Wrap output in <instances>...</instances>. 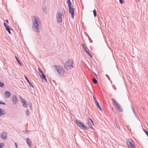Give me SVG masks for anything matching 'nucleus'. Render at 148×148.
Instances as JSON below:
<instances>
[{
    "label": "nucleus",
    "instance_id": "obj_8",
    "mask_svg": "<svg viewBox=\"0 0 148 148\" xmlns=\"http://www.w3.org/2000/svg\"><path fill=\"white\" fill-rule=\"evenodd\" d=\"M69 13L71 14V17L72 18H74L75 16L74 8H73V6L69 7Z\"/></svg>",
    "mask_w": 148,
    "mask_h": 148
},
{
    "label": "nucleus",
    "instance_id": "obj_24",
    "mask_svg": "<svg viewBox=\"0 0 148 148\" xmlns=\"http://www.w3.org/2000/svg\"><path fill=\"white\" fill-rule=\"evenodd\" d=\"M19 98L21 99V101L22 103L23 102H24L25 101H26V100L25 99H24L22 97H21V96H19Z\"/></svg>",
    "mask_w": 148,
    "mask_h": 148
},
{
    "label": "nucleus",
    "instance_id": "obj_18",
    "mask_svg": "<svg viewBox=\"0 0 148 148\" xmlns=\"http://www.w3.org/2000/svg\"><path fill=\"white\" fill-rule=\"evenodd\" d=\"M82 46L84 50L85 51H86V52L87 53H89V51H88L86 49V48L85 47V46H86L83 43L82 44Z\"/></svg>",
    "mask_w": 148,
    "mask_h": 148
},
{
    "label": "nucleus",
    "instance_id": "obj_17",
    "mask_svg": "<svg viewBox=\"0 0 148 148\" xmlns=\"http://www.w3.org/2000/svg\"><path fill=\"white\" fill-rule=\"evenodd\" d=\"M116 107L119 111L120 112H123V110L122 108L120 106V104H119L118 106H116Z\"/></svg>",
    "mask_w": 148,
    "mask_h": 148
},
{
    "label": "nucleus",
    "instance_id": "obj_10",
    "mask_svg": "<svg viewBox=\"0 0 148 148\" xmlns=\"http://www.w3.org/2000/svg\"><path fill=\"white\" fill-rule=\"evenodd\" d=\"M13 103L14 105L16 104L18 102V99L15 95H14L12 99Z\"/></svg>",
    "mask_w": 148,
    "mask_h": 148
},
{
    "label": "nucleus",
    "instance_id": "obj_38",
    "mask_svg": "<svg viewBox=\"0 0 148 148\" xmlns=\"http://www.w3.org/2000/svg\"><path fill=\"white\" fill-rule=\"evenodd\" d=\"M10 29H8V30H7V31L8 32L9 34H11V32H10Z\"/></svg>",
    "mask_w": 148,
    "mask_h": 148
},
{
    "label": "nucleus",
    "instance_id": "obj_45",
    "mask_svg": "<svg viewBox=\"0 0 148 148\" xmlns=\"http://www.w3.org/2000/svg\"><path fill=\"white\" fill-rule=\"evenodd\" d=\"M106 76L107 77H108L109 78V79H110V78L109 77V76L107 74L106 75Z\"/></svg>",
    "mask_w": 148,
    "mask_h": 148
},
{
    "label": "nucleus",
    "instance_id": "obj_51",
    "mask_svg": "<svg viewBox=\"0 0 148 148\" xmlns=\"http://www.w3.org/2000/svg\"><path fill=\"white\" fill-rule=\"evenodd\" d=\"M72 1H73V0H72Z\"/></svg>",
    "mask_w": 148,
    "mask_h": 148
},
{
    "label": "nucleus",
    "instance_id": "obj_26",
    "mask_svg": "<svg viewBox=\"0 0 148 148\" xmlns=\"http://www.w3.org/2000/svg\"><path fill=\"white\" fill-rule=\"evenodd\" d=\"M92 82H93L94 83V84H96L97 83V80H96V79L95 78H93V79H92Z\"/></svg>",
    "mask_w": 148,
    "mask_h": 148
},
{
    "label": "nucleus",
    "instance_id": "obj_41",
    "mask_svg": "<svg viewBox=\"0 0 148 148\" xmlns=\"http://www.w3.org/2000/svg\"><path fill=\"white\" fill-rule=\"evenodd\" d=\"M15 145L16 147V148H17L18 146H17V144L16 143H15Z\"/></svg>",
    "mask_w": 148,
    "mask_h": 148
},
{
    "label": "nucleus",
    "instance_id": "obj_15",
    "mask_svg": "<svg viewBox=\"0 0 148 148\" xmlns=\"http://www.w3.org/2000/svg\"><path fill=\"white\" fill-rule=\"evenodd\" d=\"M3 23L4 26L6 28V29L7 30L11 28V27H10L9 25H7L5 22H4Z\"/></svg>",
    "mask_w": 148,
    "mask_h": 148
},
{
    "label": "nucleus",
    "instance_id": "obj_19",
    "mask_svg": "<svg viewBox=\"0 0 148 148\" xmlns=\"http://www.w3.org/2000/svg\"><path fill=\"white\" fill-rule=\"evenodd\" d=\"M23 107L25 108H27L28 107V103H27L26 101H25L24 102H23Z\"/></svg>",
    "mask_w": 148,
    "mask_h": 148
},
{
    "label": "nucleus",
    "instance_id": "obj_9",
    "mask_svg": "<svg viewBox=\"0 0 148 148\" xmlns=\"http://www.w3.org/2000/svg\"><path fill=\"white\" fill-rule=\"evenodd\" d=\"M88 124L89 127L91 128L92 129H93V127L92 126V125H94V123L91 119L90 118H89L88 119Z\"/></svg>",
    "mask_w": 148,
    "mask_h": 148
},
{
    "label": "nucleus",
    "instance_id": "obj_49",
    "mask_svg": "<svg viewBox=\"0 0 148 148\" xmlns=\"http://www.w3.org/2000/svg\"><path fill=\"white\" fill-rule=\"evenodd\" d=\"M115 124H116V125H118V124H117V122H115Z\"/></svg>",
    "mask_w": 148,
    "mask_h": 148
},
{
    "label": "nucleus",
    "instance_id": "obj_40",
    "mask_svg": "<svg viewBox=\"0 0 148 148\" xmlns=\"http://www.w3.org/2000/svg\"><path fill=\"white\" fill-rule=\"evenodd\" d=\"M145 133L147 135V136L148 137V131H146Z\"/></svg>",
    "mask_w": 148,
    "mask_h": 148
},
{
    "label": "nucleus",
    "instance_id": "obj_44",
    "mask_svg": "<svg viewBox=\"0 0 148 148\" xmlns=\"http://www.w3.org/2000/svg\"><path fill=\"white\" fill-rule=\"evenodd\" d=\"M5 22L7 23H8V20L6 19L5 20Z\"/></svg>",
    "mask_w": 148,
    "mask_h": 148
},
{
    "label": "nucleus",
    "instance_id": "obj_33",
    "mask_svg": "<svg viewBox=\"0 0 148 148\" xmlns=\"http://www.w3.org/2000/svg\"><path fill=\"white\" fill-rule=\"evenodd\" d=\"M119 0L120 3L122 4L124 2L123 0Z\"/></svg>",
    "mask_w": 148,
    "mask_h": 148
},
{
    "label": "nucleus",
    "instance_id": "obj_22",
    "mask_svg": "<svg viewBox=\"0 0 148 148\" xmlns=\"http://www.w3.org/2000/svg\"><path fill=\"white\" fill-rule=\"evenodd\" d=\"M42 10L43 11L45 12H46V5L45 4H43V5H42Z\"/></svg>",
    "mask_w": 148,
    "mask_h": 148
},
{
    "label": "nucleus",
    "instance_id": "obj_4",
    "mask_svg": "<svg viewBox=\"0 0 148 148\" xmlns=\"http://www.w3.org/2000/svg\"><path fill=\"white\" fill-rule=\"evenodd\" d=\"M56 69L57 71L60 76H63L64 74V70L62 67H60L57 65L55 66Z\"/></svg>",
    "mask_w": 148,
    "mask_h": 148
},
{
    "label": "nucleus",
    "instance_id": "obj_2",
    "mask_svg": "<svg viewBox=\"0 0 148 148\" xmlns=\"http://www.w3.org/2000/svg\"><path fill=\"white\" fill-rule=\"evenodd\" d=\"M73 61L69 59L65 62L64 65V66L66 69L68 70L71 68L73 67Z\"/></svg>",
    "mask_w": 148,
    "mask_h": 148
},
{
    "label": "nucleus",
    "instance_id": "obj_30",
    "mask_svg": "<svg viewBox=\"0 0 148 148\" xmlns=\"http://www.w3.org/2000/svg\"><path fill=\"white\" fill-rule=\"evenodd\" d=\"M4 84L1 82H0V87L2 88L4 86Z\"/></svg>",
    "mask_w": 148,
    "mask_h": 148
},
{
    "label": "nucleus",
    "instance_id": "obj_3",
    "mask_svg": "<svg viewBox=\"0 0 148 148\" xmlns=\"http://www.w3.org/2000/svg\"><path fill=\"white\" fill-rule=\"evenodd\" d=\"M75 122L77 125L80 127L82 128L84 130H87L88 129V127L85 126L80 120L78 119H76Z\"/></svg>",
    "mask_w": 148,
    "mask_h": 148
},
{
    "label": "nucleus",
    "instance_id": "obj_50",
    "mask_svg": "<svg viewBox=\"0 0 148 148\" xmlns=\"http://www.w3.org/2000/svg\"><path fill=\"white\" fill-rule=\"evenodd\" d=\"M136 1H139V0H136Z\"/></svg>",
    "mask_w": 148,
    "mask_h": 148
},
{
    "label": "nucleus",
    "instance_id": "obj_47",
    "mask_svg": "<svg viewBox=\"0 0 148 148\" xmlns=\"http://www.w3.org/2000/svg\"><path fill=\"white\" fill-rule=\"evenodd\" d=\"M143 130L144 131V132H145V131H147V130H145L144 129H143Z\"/></svg>",
    "mask_w": 148,
    "mask_h": 148
},
{
    "label": "nucleus",
    "instance_id": "obj_16",
    "mask_svg": "<svg viewBox=\"0 0 148 148\" xmlns=\"http://www.w3.org/2000/svg\"><path fill=\"white\" fill-rule=\"evenodd\" d=\"M15 58L16 60L18 62L20 65L21 66H22L23 65V63L20 62V60L19 58H18L17 57L15 56Z\"/></svg>",
    "mask_w": 148,
    "mask_h": 148
},
{
    "label": "nucleus",
    "instance_id": "obj_31",
    "mask_svg": "<svg viewBox=\"0 0 148 148\" xmlns=\"http://www.w3.org/2000/svg\"><path fill=\"white\" fill-rule=\"evenodd\" d=\"M92 96L94 99L95 101V102L98 101L96 99V98L95 97V95H93Z\"/></svg>",
    "mask_w": 148,
    "mask_h": 148
},
{
    "label": "nucleus",
    "instance_id": "obj_39",
    "mask_svg": "<svg viewBox=\"0 0 148 148\" xmlns=\"http://www.w3.org/2000/svg\"><path fill=\"white\" fill-rule=\"evenodd\" d=\"M132 111L133 112V113L135 115V116H136V112H135V111H134V109H133V110H132Z\"/></svg>",
    "mask_w": 148,
    "mask_h": 148
},
{
    "label": "nucleus",
    "instance_id": "obj_43",
    "mask_svg": "<svg viewBox=\"0 0 148 148\" xmlns=\"http://www.w3.org/2000/svg\"><path fill=\"white\" fill-rule=\"evenodd\" d=\"M94 74H95V76L96 77V78H98L97 75L95 73H94Z\"/></svg>",
    "mask_w": 148,
    "mask_h": 148
},
{
    "label": "nucleus",
    "instance_id": "obj_34",
    "mask_svg": "<svg viewBox=\"0 0 148 148\" xmlns=\"http://www.w3.org/2000/svg\"><path fill=\"white\" fill-rule=\"evenodd\" d=\"M2 114L3 115H5V111L4 110L2 111Z\"/></svg>",
    "mask_w": 148,
    "mask_h": 148
},
{
    "label": "nucleus",
    "instance_id": "obj_36",
    "mask_svg": "<svg viewBox=\"0 0 148 148\" xmlns=\"http://www.w3.org/2000/svg\"><path fill=\"white\" fill-rule=\"evenodd\" d=\"M116 127L118 129H119V130H120V127L119 125H116Z\"/></svg>",
    "mask_w": 148,
    "mask_h": 148
},
{
    "label": "nucleus",
    "instance_id": "obj_46",
    "mask_svg": "<svg viewBox=\"0 0 148 148\" xmlns=\"http://www.w3.org/2000/svg\"><path fill=\"white\" fill-rule=\"evenodd\" d=\"M131 107L132 110H133V109H134L133 106L132 105H131Z\"/></svg>",
    "mask_w": 148,
    "mask_h": 148
},
{
    "label": "nucleus",
    "instance_id": "obj_25",
    "mask_svg": "<svg viewBox=\"0 0 148 148\" xmlns=\"http://www.w3.org/2000/svg\"><path fill=\"white\" fill-rule=\"evenodd\" d=\"M28 105H29L30 109L32 110V103H31V101L29 102Z\"/></svg>",
    "mask_w": 148,
    "mask_h": 148
},
{
    "label": "nucleus",
    "instance_id": "obj_13",
    "mask_svg": "<svg viewBox=\"0 0 148 148\" xmlns=\"http://www.w3.org/2000/svg\"><path fill=\"white\" fill-rule=\"evenodd\" d=\"M112 101L113 104L116 107L119 104L117 102V101L115 100L114 99L112 98Z\"/></svg>",
    "mask_w": 148,
    "mask_h": 148
},
{
    "label": "nucleus",
    "instance_id": "obj_7",
    "mask_svg": "<svg viewBox=\"0 0 148 148\" xmlns=\"http://www.w3.org/2000/svg\"><path fill=\"white\" fill-rule=\"evenodd\" d=\"M38 70L41 73V75L40 74V76L42 79H43L46 82H47V80L46 78V77L45 75H44L43 72V71L41 70V69L40 68H38Z\"/></svg>",
    "mask_w": 148,
    "mask_h": 148
},
{
    "label": "nucleus",
    "instance_id": "obj_6",
    "mask_svg": "<svg viewBox=\"0 0 148 148\" xmlns=\"http://www.w3.org/2000/svg\"><path fill=\"white\" fill-rule=\"evenodd\" d=\"M126 144L129 148H136L135 145L131 139L129 140L128 141H127Z\"/></svg>",
    "mask_w": 148,
    "mask_h": 148
},
{
    "label": "nucleus",
    "instance_id": "obj_14",
    "mask_svg": "<svg viewBox=\"0 0 148 148\" xmlns=\"http://www.w3.org/2000/svg\"><path fill=\"white\" fill-rule=\"evenodd\" d=\"M5 96L7 98L9 97L11 95L10 93L8 91H5Z\"/></svg>",
    "mask_w": 148,
    "mask_h": 148
},
{
    "label": "nucleus",
    "instance_id": "obj_35",
    "mask_svg": "<svg viewBox=\"0 0 148 148\" xmlns=\"http://www.w3.org/2000/svg\"><path fill=\"white\" fill-rule=\"evenodd\" d=\"M2 109L1 108H0V116H1V115H2Z\"/></svg>",
    "mask_w": 148,
    "mask_h": 148
},
{
    "label": "nucleus",
    "instance_id": "obj_27",
    "mask_svg": "<svg viewBox=\"0 0 148 148\" xmlns=\"http://www.w3.org/2000/svg\"><path fill=\"white\" fill-rule=\"evenodd\" d=\"M93 13L94 16L95 17H96L97 16V13L96 10L95 9H94L93 10Z\"/></svg>",
    "mask_w": 148,
    "mask_h": 148
},
{
    "label": "nucleus",
    "instance_id": "obj_28",
    "mask_svg": "<svg viewBox=\"0 0 148 148\" xmlns=\"http://www.w3.org/2000/svg\"><path fill=\"white\" fill-rule=\"evenodd\" d=\"M25 114L27 116L29 115V112L28 109H27L26 110L25 112Z\"/></svg>",
    "mask_w": 148,
    "mask_h": 148
},
{
    "label": "nucleus",
    "instance_id": "obj_29",
    "mask_svg": "<svg viewBox=\"0 0 148 148\" xmlns=\"http://www.w3.org/2000/svg\"><path fill=\"white\" fill-rule=\"evenodd\" d=\"M4 144L3 143H0V148H2L4 146Z\"/></svg>",
    "mask_w": 148,
    "mask_h": 148
},
{
    "label": "nucleus",
    "instance_id": "obj_48",
    "mask_svg": "<svg viewBox=\"0 0 148 148\" xmlns=\"http://www.w3.org/2000/svg\"><path fill=\"white\" fill-rule=\"evenodd\" d=\"M117 122L116 118H115V122Z\"/></svg>",
    "mask_w": 148,
    "mask_h": 148
},
{
    "label": "nucleus",
    "instance_id": "obj_37",
    "mask_svg": "<svg viewBox=\"0 0 148 148\" xmlns=\"http://www.w3.org/2000/svg\"><path fill=\"white\" fill-rule=\"evenodd\" d=\"M88 54H89V56L91 57H92V54H90L89 53H89H88Z\"/></svg>",
    "mask_w": 148,
    "mask_h": 148
},
{
    "label": "nucleus",
    "instance_id": "obj_32",
    "mask_svg": "<svg viewBox=\"0 0 148 148\" xmlns=\"http://www.w3.org/2000/svg\"><path fill=\"white\" fill-rule=\"evenodd\" d=\"M1 104L4 105H6V104L2 101H0V104Z\"/></svg>",
    "mask_w": 148,
    "mask_h": 148
},
{
    "label": "nucleus",
    "instance_id": "obj_23",
    "mask_svg": "<svg viewBox=\"0 0 148 148\" xmlns=\"http://www.w3.org/2000/svg\"><path fill=\"white\" fill-rule=\"evenodd\" d=\"M67 3L68 5V7H71L72 3L70 0H67Z\"/></svg>",
    "mask_w": 148,
    "mask_h": 148
},
{
    "label": "nucleus",
    "instance_id": "obj_12",
    "mask_svg": "<svg viewBox=\"0 0 148 148\" xmlns=\"http://www.w3.org/2000/svg\"><path fill=\"white\" fill-rule=\"evenodd\" d=\"M25 79L29 84L30 86L34 88L31 82L29 80L28 78H27V77L25 75Z\"/></svg>",
    "mask_w": 148,
    "mask_h": 148
},
{
    "label": "nucleus",
    "instance_id": "obj_1",
    "mask_svg": "<svg viewBox=\"0 0 148 148\" xmlns=\"http://www.w3.org/2000/svg\"><path fill=\"white\" fill-rule=\"evenodd\" d=\"M40 20L39 18L36 16H33V20L32 21V28L33 30L36 32L39 33L40 32V29L39 28V23Z\"/></svg>",
    "mask_w": 148,
    "mask_h": 148
},
{
    "label": "nucleus",
    "instance_id": "obj_11",
    "mask_svg": "<svg viewBox=\"0 0 148 148\" xmlns=\"http://www.w3.org/2000/svg\"><path fill=\"white\" fill-rule=\"evenodd\" d=\"M7 133L5 132H4L1 133V137L3 140H6L7 138Z\"/></svg>",
    "mask_w": 148,
    "mask_h": 148
},
{
    "label": "nucleus",
    "instance_id": "obj_20",
    "mask_svg": "<svg viewBox=\"0 0 148 148\" xmlns=\"http://www.w3.org/2000/svg\"><path fill=\"white\" fill-rule=\"evenodd\" d=\"M27 142L28 145L30 146L31 145V143L30 139L29 138H27Z\"/></svg>",
    "mask_w": 148,
    "mask_h": 148
},
{
    "label": "nucleus",
    "instance_id": "obj_21",
    "mask_svg": "<svg viewBox=\"0 0 148 148\" xmlns=\"http://www.w3.org/2000/svg\"><path fill=\"white\" fill-rule=\"evenodd\" d=\"M95 103H96V105L97 106V107L98 108L99 110H100L101 111H102V109L100 107V105L99 102H98V101L96 102Z\"/></svg>",
    "mask_w": 148,
    "mask_h": 148
},
{
    "label": "nucleus",
    "instance_id": "obj_42",
    "mask_svg": "<svg viewBox=\"0 0 148 148\" xmlns=\"http://www.w3.org/2000/svg\"><path fill=\"white\" fill-rule=\"evenodd\" d=\"M23 132L25 133V134H26L27 133V132H28V131H23Z\"/></svg>",
    "mask_w": 148,
    "mask_h": 148
},
{
    "label": "nucleus",
    "instance_id": "obj_5",
    "mask_svg": "<svg viewBox=\"0 0 148 148\" xmlns=\"http://www.w3.org/2000/svg\"><path fill=\"white\" fill-rule=\"evenodd\" d=\"M62 12L63 11H62ZM62 14L60 12H58L56 14L57 21L58 23H61L62 22Z\"/></svg>",
    "mask_w": 148,
    "mask_h": 148
}]
</instances>
